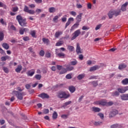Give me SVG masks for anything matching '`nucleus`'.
<instances>
[{"label":"nucleus","instance_id":"6ab92c4d","mask_svg":"<svg viewBox=\"0 0 128 128\" xmlns=\"http://www.w3.org/2000/svg\"><path fill=\"white\" fill-rule=\"evenodd\" d=\"M76 52L77 54H82V50H80V44H76Z\"/></svg>","mask_w":128,"mask_h":128},{"label":"nucleus","instance_id":"774afa93","mask_svg":"<svg viewBox=\"0 0 128 128\" xmlns=\"http://www.w3.org/2000/svg\"><path fill=\"white\" fill-rule=\"evenodd\" d=\"M24 29L23 28H21L20 30V34H24Z\"/></svg>","mask_w":128,"mask_h":128},{"label":"nucleus","instance_id":"2eb2a0df","mask_svg":"<svg viewBox=\"0 0 128 128\" xmlns=\"http://www.w3.org/2000/svg\"><path fill=\"white\" fill-rule=\"evenodd\" d=\"M122 100H128V94H123L120 96Z\"/></svg>","mask_w":128,"mask_h":128},{"label":"nucleus","instance_id":"9b49d317","mask_svg":"<svg viewBox=\"0 0 128 128\" xmlns=\"http://www.w3.org/2000/svg\"><path fill=\"white\" fill-rule=\"evenodd\" d=\"M62 32H63L62 31L58 30L55 32L54 37L56 38H60V36L62 34Z\"/></svg>","mask_w":128,"mask_h":128},{"label":"nucleus","instance_id":"4d7b16f0","mask_svg":"<svg viewBox=\"0 0 128 128\" xmlns=\"http://www.w3.org/2000/svg\"><path fill=\"white\" fill-rule=\"evenodd\" d=\"M50 56H51V54L50 52H47L46 54V58H50Z\"/></svg>","mask_w":128,"mask_h":128},{"label":"nucleus","instance_id":"f8f14e48","mask_svg":"<svg viewBox=\"0 0 128 128\" xmlns=\"http://www.w3.org/2000/svg\"><path fill=\"white\" fill-rule=\"evenodd\" d=\"M80 26V22H76L71 28L70 30H74L76 28H78Z\"/></svg>","mask_w":128,"mask_h":128},{"label":"nucleus","instance_id":"423d86ee","mask_svg":"<svg viewBox=\"0 0 128 128\" xmlns=\"http://www.w3.org/2000/svg\"><path fill=\"white\" fill-rule=\"evenodd\" d=\"M118 92L120 94H124L128 90V86H122L117 89Z\"/></svg>","mask_w":128,"mask_h":128},{"label":"nucleus","instance_id":"c85d7f7f","mask_svg":"<svg viewBox=\"0 0 128 128\" xmlns=\"http://www.w3.org/2000/svg\"><path fill=\"white\" fill-rule=\"evenodd\" d=\"M122 84H124V86H126V84H128V78H126L123 80L122 81Z\"/></svg>","mask_w":128,"mask_h":128},{"label":"nucleus","instance_id":"f3484780","mask_svg":"<svg viewBox=\"0 0 128 128\" xmlns=\"http://www.w3.org/2000/svg\"><path fill=\"white\" fill-rule=\"evenodd\" d=\"M127 65L125 64H120L118 67V70H124V68H126Z\"/></svg>","mask_w":128,"mask_h":128},{"label":"nucleus","instance_id":"4468645a","mask_svg":"<svg viewBox=\"0 0 128 128\" xmlns=\"http://www.w3.org/2000/svg\"><path fill=\"white\" fill-rule=\"evenodd\" d=\"M111 128H122V124H112L110 126Z\"/></svg>","mask_w":128,"mask_h":128},{"label":"nucleus","instance_id":"f257e3e1","mask_svg":"<svg viewBox=\"0 0 128 128\" xmlns=\"http://www.w3.org/2000/svg\"><path fill=\"white\" fill-rule=\"evenodd\" d=\"M58 96L60 98H64L66 100V98H68L70 96V94L68 92L60 91L58 93Z\"/></svg>","mask_w":128,"mask_h":128},{"label":"nucleus","instance_id":"4be33fe9","mask_svg":"<svg viewBox=\"0 0 128 128\" xmlns=\"http://www.w3.org/2000/svg\"><path fill=\"white\" fill-rule=\"evenodd\" d=\"M67 50L69 52H74V47L73 46H72L70 45H68L67 46Z\"/></svg>","mask_w":128,"mask_h":128},{"label":"nucleus","instance_id":"09e8293b","mask_svg":"<svg viewBox=\"0 0 128 128\" xmlns=\"http://www.w3.org/2000/svg\"><path fill=\"white\" fill-rule=\"evenodd\" d=\"M22 40L24 41V42H28V40H30V37L26 36L25 37H24Z\"/></svg>","mask_w":128,"mask_h":128},{"label":"nucleus","instance_id":"20e7f679","mask_svg":"<svg viewBox=\"0 0 128 128\" xmlns=\"http://www.w3.org/2000/svg\"><path fill=\"white\" fill-rule=\"evenodd\" d=\"M12 94H14L16 96L18 100H22L23 98V94L22 93H20L18 91L14 90L12 92Z\"/></svg>","mask_w":128,"mask_h":128},{"label":"nucleus","instance_id":"58836bf2","mask_svg":"<svg viewBox=\"0 0 128 128\" xmlns=\"http://www.w3.org/2000/svg\"><path fill=\"white\" fill-rule=\"evenodd\" d=\"M3 70L6 74H8V68L6 67H3Z\"/></svg>","mask_w":128,"mask_h":128},{"label":"nucleus","instance_id":"ddd939ff","mask_svg":"<svg viewBox=\"0 0 128 128\" xmlns=\"http://www.w3.org/2000/svg\"><path fill=\"white\" fill-rule=\"evenodd\" d=\"M58 49L56 50V56H58V58H64V53H62V52H60L58 53Z\"/></svg>","mask_w":128,"mask_h":128},{"label":"nucleus","instance_id":"680f3d73","mask_svg":"<svg viewBox=\"0 0 128 128\" xmlns=\"http://www.w3.org/2000/svg\"><path fill=\"white\" fill-rule=\"evenodd\" d=\"M34 10H29L28 12V14H34Z\"/></svg>","mask_w":128,"mask_h":128},{"label":"nucleus","instance_id":"f704fd0d","mask_svg":"<svg viewBox=\"0 0 128 128\" xmlns=\"http://www.w3.org/2000/svg\"><path fill=\"white\" fill-rule=\"evenodd\" d=\"M84 78V74H80L78 76L77 78H78V80H82V78Z\"/></svg>","mask_w":128,"mask_h":128},{"label":"nucleus","instance_id":"2f4dec72","mask_svg":"<svg viewBox=\"0 0 128 128\" xmlns=\"http://www.w3.org/2000/svg\"><path fill=\"white\" fill-rule=\"evenodd\" d=\"M36 31L34 30L31 31L30 33L32 38H36Z\"/></svg>","mask_w":128,"mask_h":128},{"label":"nucleus","instance_id":"49530a36","mask_svg":"<svg viewBox=\"0 0 128 128\" xmlns=\"http://www.w3.org/2000/svg\"><path fill=\"white\" fill-rule=\"evenodd\" d=\"M24 10L25 12H28L30 10H28V7L26 6H25Z\"/></svg>","mask_w":128,"mask_h":128},{"label":"nucleus","instance_id":"8fccbe9b","mask_svg":"<svg viewBox=\"0 0 128 128\" xmlns=\"http://www.w3.org/2000/svg\"><path fill=\"white\" fill-rule=\"evenodd\" d=\"M82 30H90V27H88L86 26H83L82 28Z\"/></svg>","mask_w":128,"mask_h":128},{"label":"nucleus","instance_id":"338daca9","mask_svg":"<svg viewBox=\"0 0 128 128\" xmlns=\"http://www.w3.org/2000/svg\"><path fill=\"white\" fill-rule=\"evenodd\" d=\"M92 84L94 86H98V82L96 81H94L92 82Z\"/></svg>","mask_w":128,"mask_h":128},{"label":"nucleus","instance_id":"1a4fd4ad","mask_svg":"<svg viewBox=\"0 0 128 128\" xmlns=\"http://www.w3.org/2000/svg\"><path fill=\"white\" fill-rule=\"evenodd\" d=\"M35 73L36 70L32 69L28 71V72H26V74L28 76H32Z\"/></svg>","mask_w":128,"mask_h":128},{"label":"nucleus","instance_id":"cd10ccee","mask_svg":"<svg viewBox=\"0 0 128 128\" xmlns=\"http://www.w3.org/2000/svg\"><path fill=\"white\" fill-rule=\"evenodd\" d=\"M92 110V112H99L100 110V108L96 107H93Z\"/></svg>","mask_w":128,"mask_h":128},{"label":"nucleus","instance_id":"69168bd1","mask_svg":"<svg viewBox=\"0 0 128 128\" xmlns=\"http://www.w3.org/2000/svg\"><path fill=\"white\" fill-rule=\"evenodd\" d=\"M70 24V22L68 20L66 24L65 28H68V26Z\"/></svg>","mask_w":128,"mask_h":128},{"label":"nucleus","instance_id":"393cba45","mask_svg":"<svg viewBox=\"0 0 128 128\" xmlns=\"http://www.w3.org/2000/svg\"><path fill=\"white\" fill-rule=\"evenodd\" d=\"M49 12L50 14H54V12H56V8L54 7H50L48 8Z\"/></svg>","mask_w":128,"mask_h":128},{"label":"nucleus","instance_id":"3c124183","mask_svg":"<svg viewBox=\"0 0 128 128\" xmlns=\"http://www.w3.org/2000/svg\"><path fill=\"white\" fill-rule=\"evenodd\" d=\"M98 116H99L102 120H104V114L99 113L98 114Z\"/></svg>","mask_w":128,"mask_h":128},{"label":"nucleus","instance_id":"0eeeda50","mask_svg":"<svg viewBox=\"0 0 128 128\" xmlns=\"http://www.w3.org/2000/svg\"><path fill=\"white\" fill-rule=\"evenodd\" d=\"M95 104H98V106H106V102L102 100H98L94 102Z\"/></svg>","mask_w":128,"mask_h":128},{"label":"nucleus","instance_id":"7c9ffc66","mask_svg":"<svg viewBox=\"0 0 128 128\" xmlns=\"http://www.w3.org/2000/svg\"><path fill=\"white\" fill-rule=\"evenodd\" d=\"M2 46L5 48V50H8L10 48V46L6 43H4Z\"/></svg>","mask_w":128,"mask_h":128},{"label":"nucleus","instance_id":"603ef678","mask_svg":"<svg viewBox=\"0 0 128 128\" xmlns=\"http://www.w3.org/2000/svg\"><path fill=\"white\" fill-rule=\"evenodd\" d=\"M68 114H62L61 116V118H64V120H66V118H68Z\"/></svg>","mask_w":128,"mask_h":128},{"label":"nucleus","instance_id":"4c0bfd02","mask_svg":"<svg viewBox=\"0 0 128 128\" xmlns=\"http://www.w3.org/2000/svg\"><path fill=\"white\" fill-rule=\"evenodd\" d=\"M12 11L14 12H16L18 11V7H14V8H12Z\"/></svg>","mask_w":128,"mask_h":128},{"label":"nucleus","instance_id":"c9c22d12","mask_svg":"<svg viewBox=\"0 0 128 128\" xmlns=\"http://www.w3.org/2000/svg\"><path fill=\"white\" fill-rule=\"evenodd\" d=\"M65 69H66V72H68V70L69 72H70L72 70H74V66H69L67 67L66 68H65Z\"/></svg>","mask_w":128,"mask_h":128},{"label":"nucleus","instance_id":"39448f33","mask_svg":"<svg viewBox=\"0 0 128 128\" xmlns=\"http://www.w3.org/2000/svg\"><path fill=\"white\" fill-rule=\"evenodd\" d=\"M80 34V30L78 29L76 30L72 34V38H71L72 40H76V38Z\"/></svg>","mask_w":128,"mask_h":128},{"label":"nucleus","instance_id":"c03bdc74","mask_svg":"<svg viewBox=\"0 0 128 128\" xmlns=\"http://www.w3.org/2000/svg\"><path fill=\"white\" fill-rule=\"evenodd\" d=\"M102 24H99L98 25H97L95 28L96 30H100V28H102Z\"/></svg>","mask_w":128,"mask_h":128},{"label":"nucleus","instance_id":"a19ab883","mask_svg":"<svg viewBox=\"0 0 128 128\" xmlns=\"http://www.w3.org/2000/svg\"><path fill=\"white\" fill-rule=\"evenodd\" d=\"M58 16H56L53 18V22H58Z\"/></svg>","mask_w":128,"mask_h":128},{"label":"nucleus","instance_id":"aec40b11","mask_svg":"<svg viewBox=\"0 0 128 128\" xmlns=\"http://www.w3.org/2000/svg\"><path fill=\"white\" fill-rule=\"evenodd\" d=\"M22 70V65H18L17 68L15 69V72H16L20 73V72Z\"/></svg>","mask_w":128,"mask_h":128},{"label":"nucleus","instance_id":"052dcab7","mask_svg":"<svg viewBox=\"0 0 128 128\" xmlns=\"http://www.w3.org/2000/svg\"><path fill=\"white\" fill-rule=\"evenodd\" d=\"M72 104V101H68L64 103V106H68V104Z\"/></svg>","mask_w":128,"mask_h":128},{"label":"nucleus","instance_id":"9d476101","mask_svg":"<svg viewBox=\"0 0 128 128\" xmlns=\"http://www.w3.org/2000/svg\"><path fill=\"white\" fill-rule=\"evenodd\" d=\"M118 114V111L116 110H112L109 116L110 118H114L115 116H116Z\"/></svg>","mask_w":128,"mask_h":128},{"label":"nucleus","instance_id":"c756f323","mask_svg":"<svg viewBox=\"0 0 128 128\" xmlns=\"http://www.w3.org/2000/svg\"><path fill=\"white\" fill-rule=\"evenodd\" d=\"M42 42H44V44H45L47 46H48V44H50V40H48V38H43Z\"/></svg>","mask_w":128,"mask_h":128},{"label":"nucleus","instance_id":"de8ad7c7","mask_svg":"<svg viewBox=\"0 0 128 128\" xmlns=\"http://www.w3.org/2000/svg\"><path fill=\"white\" fill-rule=\"evenodd\" d=\"M70 14H71L73 16H76V12L74 11H72L70 12Z\"/></svg>","mask_w":128,"mask_h":128},{"label":"nucleus","instance_id":"72a5a7b5","mask_svg":"<svg viewBox=\"0 0 128 128\" xmlns=\"http://www.w3.org/2000/svg\"><path fill=\"white\" fill-rule=\"evenodd\" d=\"M34 78L38 80H40V79L42 78V76H40V74H37L34 76Z\"/></svg>","mask_w":128,"mask_h":128},{"label":"nucleus","instance_id":"5701e85b","mask_svg":"<svg viewBox=\"0 0 128 128\" xmlns=\"http://www.w3.org/2000/svg\"><path fill=\"white\" fill-rule=\"evenodd\" d=\"M82 13H80L76 17V20H78V22H80L82 20Z\"/></svg>","mask_w":128,"mask_h":128},{"label":"nucleus","instance_id":"6e6552de","mask_svg":"<svg viewBox=\"0 0 128 128\" xmlns=\"http://www.w3.org/2000/svg\"><path fill=\"white\" fill-rule=\"evenodd\" d=\"M38 96L39 98H50V96L48 94L46 93L42 92V94H40L39 95H38Z\"/></svg>","mask_w":128,"mask_h":128},{"label":"nucleus","instance_id":"412c9836","mask_svg":"<svg viewBox=\"0 0 128 128\" xmlns=\"http://www.w3.org/2000/svg\"><path fill=\"white\" fill-rule=\"evenodd\" d=\"M68 90L71 94H74V92H76V87L74 86H70L68 87Z\"/></svg>","mask_w":128,"mask_h":128},{"label":"nucleus","instance_id":"a878e982","mask_svg":"<svg viewBox=\"0 0 128 128\" xmlns=\"http://www.w3.org/2000/svg\"><path fill=\"white\" fill-rule=\"evenodd\" d=\"M64 44V41L58 40L56 44V46H60Z\"/></svg>","mask_w":128,"mask_h":128},{"label":"nucleus","instance_id":"e2e57ef3","mask_svg":"<svg viewBox=\"0 0 128 128\" xmlns=\"http://www.w3.org/2000/svg\"><path fill=\"white\" fill-rule=\"evenodd\" d=\"M43 112H44V114H48V112H50V110H48V109H44L43 110Z\"/></svg>","mask_w":128,"mask_h":128},{"label":"nucleus","instance_id":"5fc2aeb1","mask_svg":"<svg viewBox=\"0 0 128 128\" xmlns=\"http://www.w3.org/2000/svg\"><path fill=\"white\" fill-rule=\"evenodd\" d=\"M56 66H57V69L58 70H64V68H62V66L57 65Z\"/></svg>","mask_w":128,"mask_h":128},{"label":"nucleus","instance_id":"473e14b6","mask_svg":"<svg viewBox=\"0 0 128 128\" xmlns=\"http://www.w3.org/2000/svg\"><path fill=\"white\" fill-rule=\"evenodd\" d=\"M52 118L53 120H56V118H58V113H56V112H54L52 114Z\"/></svg>","mask_w":128,"mask_h":128},{"label":"nucleus","instance_id":"7ed1b4c3","mask_svg":"<svg viewBox=\"0 0 128 128\" xmlns=\"http://www.w3.org/2000/svg\"><path fill=\"white\" fill-rule=\"evenodd\" d=\"M120 10L119 11L110 10V12L108 13V16L110 18H112L113 16H120Z\"/></svg>","mask_w":128,"mask_h":128},{"label":"nucleus","instance_id":"a211bd4d","mask_svg":"<svg viewBox=\"0 0 128 128\" xmlns=\"http://www.w3.org/2000/svg\"><path fill=\"white\" fill-rule=\"evenodd\" d=\"M100 68V67L98 66H92L90 68L89 71L90 72H94V70H98Z\"/></svg>","mask_w":128,"mask_h":128},{"label":"nucleus","instance_id":"79ce46f5","mask_svg":"<svg viewBox=\"0 0 128 128\" xmlns=\"http://www.w3.org/2000/svg\"><path fill=\"white\" fill-rule=\"evenodd\" d=\"M0 22L3 26H6V22L4 20L3 18L0 19Z\"/></svg>","mask_w":128,"mask_h":128},{"label":"nucleus","instance_id":"37998d69","mask_svg":"<svg viewBox=\"0 0 128 128\" xmlns=\"http://www.w3.org/2000/svg\"><path fill=\"white\" fill-rule=\"evenodd\" d=\"M70 64H72V66H76V64H78V61H76V60L72 61L70 62Z\"/></svg>","mask_w":128,"mask_h":128},{"label":"nucleus","instance_id":"bb28decb","mask_svg":"<svg viewBox=\"0 0 128 128\" xmlns=\"http://www.w3.org/2000/svg\"><path fill=\"white\" fill-rule=\"evenodd\" d=\"M120 92L118 91H116L112 92V96H120Z\"/></svg>","mask_w":128,"mask_h":128},{"label":"nucleus","instance_id":"e433bc0d","mask_svg":"<svg viewBox=\"0 0 128 128\" xmlns=\"http://www.w3.org/2000/svg\"><path fill=\"white\" fill-rule=\"evenodd\" d=\"M112 104H114V102H106V106H110Z\"/></svg>","mask_w":128,"mask_h":128},{"label":"nucleus","instance_id":"a18cd8bd","mask_svg":"<svg viewBox=\"0 0 128 128\" xmlns=\"http://www.w3.org/2000/svg\"><path fill=\"white\" fill-rule=\"evenodd\" d=\"M62 21L63 22H66V15L64 16L62 18Z\"/></svg>","mask_w":128,"mask_h":128},{"label":"nucleus","instance_id":"ea45409f","mask_svg":"<svg viewBox=\"0 0 128 128\" xmlns=\"http://www.w3.org/2000/svg\"><path fill=\"white\" fill-rule=\"evenodd\" d=\"M66 68H63L62 71L60 72V74H66Z\"/></svg>","mask_w":128,"mask_h":128},{"label":"nucleus","instance_id":"dca6fc26","mask_svg":"<svg viewBox=\"0 0 128 128\" xmlns=\"http://www.w3.org/2000/svg\"><path fill=\"white\" fill-rule=\"evenodd\" d=\"M128 2H126L122 5L121 8L122 12H126V6H128Z\"/></svg>","mask_w":128,"mask_h":128},{"label":"nucleus","instance_id":"6e6d98bb","mask_svg":"<svg viewBox=\"0 0 128 128\" xmlns=\"http://www.w3.org/2000/svg\"><path fill=\"white\" fill-rule=\"evenodd\" d=\"M66 78L67 80H70V78H72V75L70 74H68Z\"/></svg>","mask_w":128,"mask_h":128},{"label":"nucleus","instance_id":"0e129e2a","mask_svg":"<svg viewBox=\"0 0 128 128\" xmlns=\"http://www.w3.org/2000/svg\"><path fill=\"white\" fill-rule=\"evenodd\" d=\"M10 28L12 30H16V27L14 25H11Z\"/></svg>","mask_w":128,"mask_h":128},{"label":"nucleus","instance_id":"b1692460","mask_svg":"<svg viewBox=\"0 0 128 128\" xmlns=\"http://www.w3.org/2000/svg\"><path fill=\"white\" fill-rule=\"evenodd\" d=\"M4 34L2 31H0V42H2L4 40Z\"/></svg>","mask_w":128,"mask_h":128},{"label":"nucleus","instance_id":"864d4df0","mask_svg":"<svg viewBox=\"0 0 128 128\" xmlns=\"http://www.w3.org/2000/svg\"><path fill=\"white\" fill-rule=\"evenodd\" d=\"M40 56H44V51L41 50L40 52Z\"/></svg>","mask_w":128,"mask_h":128},{"label":"nucleus","instance_id":"bf43d9fd","mask_svg":"<svg viewBox=\"0 0 128 128\" xmlns=\"http://www.w3.org/2000/svg\"><path fill=\"white\" fill-rule=\"evenodd\" d=\"M25 88H26V90H30V84H26L25 86Z\"/></svg>","mask_w":128,"mask_h":128},{"label":"nucleus","instance_id":"f03ea898","mask_svg":"<svg viewBox=\"0 0 128 128\" xmlns=\"http://www.w3.org/2000/svg\"><path fill=\"white\" fill-rule=\"evenodd\" d=\"M16 20L18 21V22L21 26H26V20L22 18V17L20 15H18L16 17Z\"/></svg>","mask_w":128,"mask_h":128},{"label":"nucleus","instance_id":"13d9d810","mask_svg":"<svg viewBox=\"0 0 128 128\" xmlns=\"http://www.w3.org/2000/svg\"><path fill=\"white\" fill-rule=\"evenodd\" d=\"M76 6L77 8H82V4H76Z\"/></svg>","mask_w":128,"mask_h":128}]
</instances>
